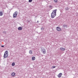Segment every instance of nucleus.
<instances>
[{
  "label": "nucleus",
  "mask_w": 78,
  "mask_h": 78,
  "mask_svg": "<svg viewBox=\"0 0 78 78\" xmlns=\"http://www.w3.org/2000/svg\"><path fill=\"white\" fill-rule=\"evenodd\" d=\"M57 11V9H55L53 10L51 14V18L52 19H53L54 18L55 16L56 15V11Z\"/></svg>",
  "instance_id": "nucleus-1"
},
{
  "label": "nucleus",
  "mask_w": 78,
  "mask_h": 78,
  "mask_svg": "<svg viewBox=\"0 0 78 78\" xmlns=\"http://www.w3.org/2000/svg\"><path fill=\"white\" fill-rule=\"evenodd\" d=\"M8 56V51H6L4 53V58H7Z\"/></svg>",
  "instance_id": "nucleus-2"
},
{
  "label": "nucleus",
  "mask_w": 78,
  "mask_h": 78,
  "mask_svg": "<svg viewBox=\"0 0 78 78\" xmlns=\"http://www.w3.org/2000/svg\"><path fill=\"white\" fill-rule=\"evenodd\" d=\"M17 12H14V13L13 14V18H16V17H17Z\"/></svg>",
  "instance_id": "nucleus-3"
},
{
  "label": "nucleus",
  "mask_w": 78,
  "mask_h": 78,
  "mask_svg": "<svg viewBox=\"0 0 78 78\" xmlns=\"http://www.w3.org/2000/svg\"><path fill=\"white\" fill-rule=\"evenodd\" d=\"M56 30H57V31H61V28H60V27H56Z\"/></svg>",
  "instance_id": "nucleus-4"
},
{
  "label": "nucleus",
  "mask_w": 78,
  "mask_h": 78,
  "mask_svg": "<svg viewBox=\"0 0 78 78\" xmlns=\"http://www.w3.org/2000/svg\"><path fill=\"white\" fill-rule=\"evenodd\" d=\"M62 75V73H60L58 75V78H61Z\"/></svg>",
  "instance_id": "nucleus-5"
},
{
  "label": "nucleus",
  "mask_w": 78,
  "mask_h": 78,
  "mask_svg": "<svg viewBox=\"0 0 78 78\" xmlns=\"http://www.w3.org/2000/svg\"><path fill=\"white\" fill-rule=\"evenodd\" d=\"M42 51L43 53V54H45L46 53V51H45V49H43Z\"/></svg>",
  "instance_id": "nucleus-6"
},
{
  "label": "nucleus",
  "mask_w": 78,
  "mask_h": 78,
  "mask_svg": "<svg viewBox=\"0 0 78 78\" xmlns=\"http://www.w3.org/2000/svg\"><path fill=\"white\" fill-rule=\"evenodd\" d=\"M12 76H16V73H12Z\"/></svg>",
  "instance_id": "nucleus-7"
},
{
  "label": "nucleus",
  "mask_w": 78,
  "mask_h": 78,
  "mask_svg": "<svg viewBox=\"0 0 78 78\" xmlns=\"http://www.w3.org/2000/svg\"><path fill=\"white\" fill-rule=\"evenodd\" d=\"M60 50H61L62 51H64L65 50V48H60Z\"/></svg>",
  "instance_id": "nucleus-8"
},
{
  "label": "nucleus",
  "mask_w": 78,
  "mask_h": 78,
  "mask_svg": "<svg viewBox=\"0 0 78 78\" xmlns=\"http://www.w3.org/2000/svg\"><path fill=\"white\" fill-rule=\"evenodd\" d=\"M18 30H22V27H19L18 28Z\"/></svg>",
  "instance_id": "nucleus-9"
},
{
  "label": "nucleus",
  "mask_w": 78,
  "mask_h": 78,
  "mask_svg": "<svg viewBox=\"0 0 78 78\" xmlns=\"http://www.w3.org/2000/svg\"><path fill=\"white\" fill-rule=\"evenodd\" d=\"M63 27H66V28H67V25L64 24L63 25Z\"/></svg>",
  "instance_id": "nucleus-10"
},
{
  "label": "nucleus",
  "mask_w": 78,
  "mask_h": 78,
  "mask_svg": "<svg viewBox=\"0 0 78 78\" xmlns=\"http://www.w3.org/2000/svg\"><path fill=\"white\" fill-rule=\"evenodd\" d=\"M35 57L34 56H33L32 57V61H34V60H35Z\"/></svg>",
  "instance_id": "nucleus-11"
},
{
  "label": "nucleus",
  "mask_w": 78,
  "mask_h": 78,
  "mask_svg": "<svg viewBox=\"0 0 78 78\" xmlns=\"http://www.w3.org/2000/svg\"><path fill=\"white\" fill-rule=\"evenodd\" d=\"M29 53L32 55V54H33V51L32 50H30L29 51Z\"/></svg>",
  "instance_id": "nucleus-12"
},
{
  "label": "nucleus",
  "mask_w": 78,
  "mask_h": 78,
  "mask_svg": "<svg viewBox=\"0 0 78 78\" xmlns=\"http://www.w3.org/2000/svg\"><path fill=\"white\" fill-rule=\"evenodd\" d=\"M3 16V13L2 12H0V16Z\"/></svg>",
  "instance_id": "nucleus-13"
},
{
  "label": "nucleus",
  "mask_w": 78,
  "mask_h": 78,
  "mask_svg": "<svg viewBox=\"0 0 78 78\" xmlns=\"http://www.w3.org/2000/svg\"><path fill=\"white\" fill-rule=\"evenodd\" d=\"M12 66H15V63H12Z\"/></svg>",
  "instance_id": "nucleus-14"
},
{
  "label": "nucleus",
  "mask_w": 78,
  "mask_h": 78,
  "mask_svg": "<svg viewBox=\"0 0 78 78\" xmlns=\"http://www.w3.org/2000/svg\"><path fill=\"white\" fill-rule=\"evenodd\" d=\"M65 9H66V11H68L69 10V9L68 7H67Z\"/></svg>",
  "instance_id": "nucleus-15"
},
{
  "label": "nucleus",
  "mask_w": 78,
  "mask_h": 78,
  "mask_svg": "<svg viewBox=\"0 0 78 78\" xmlns=\"http://www.w3.org/2000/svg\"><path fill=\"white\" fill-rule=\"evenodd\" d=\"M54 2H55V3H57L58 0H54Z\"/></svg>",
  "instance_id": "nucleus-16"
},
{
  "label": "nucleus",
  "mask_w": 78,
  "mask_h": 78,
  "mask_svg": "<svg viewBox=\"0 0 78 78\" xmlns=\"http://www.w3.org/2000/svg\"><path fill=\"white\" fill-rule=\"evenodd\" d=\"M49 8H51V9H52V6L51 5H49Z\"/></svg>",
  "instance_id": "nucleus-17"
},
{
  "label": "nucleus",
  "mask_w": 78,
  "mask_h": 78,
  "mask_svg": "<svg viewBox=\"0 0 78 78\" xmlns=\"http://www.w3.org/2000/svg\"><path fill=\"white\" fill-rule=\"evenodd\" d=\"M41 31H43V30H44V27H42L41 28Z\"/></svg>",
  "instance_id": "nucleus-18"
},
{
  "label": "nucleus",
  "mask_w": 78,
  "mask_h": 78,
  "mask_svg": "<svg viewBox=\"0 0 78 78\" xmlns=\"http://www.w3.org/2000/svg\"><path fill=\"white\" fill-rule=\"evenodd\" d=\"M56 67V66H53L52 67V69H55Z\"/></svg>",
  "instance_id": "nucleus-19"
},
{
  "label": "nucleus",
  "mask_w": 78,
  "mask_h": 78,
  "mask_svg": "<svg viewBox=\"0 0 78 78\" xmlns=\"http://www.w3.org/2000/svg\"><path fill=\"white\" fill-rule=\"evenodd\" d=\"M32 0H29V2H32Z\"/></svg>",
  "instance_id": "nucleus-20"
},
{
  "label": "nucleus",
  "mask_w": 78,
  "mask_h": 78,
  "mask_svg": "<svg viewBox=\"0 0 78 78\" xmlns=\"http://www.w3.org/2000/svg\"><path fill=\"white\" fill-rule=\"evenodd\" d=\"M2 33H4V34H6V31L2 32Z\"/></svg>",
  "instance_id": "nucleus-21"
},
{
  "label": "nucleus",
  "mask_w": 78,
  "mask_h": 78,
  "mask_svg": "<svg viewBox=\"0 0 78 78\" xmlns=\"http://www.w3.org/2000/svg\"><path fill=\"white\" fill-rule=\"evenodd\" d=\"M1 47H4V46L3 45L1 46Z\"/></svg>",
  "instance_id": "nucleus-22"
},
{
  "label": "nucleus",
  "mask_w": 78,
  "mask_h": 78,
  "mask_svg": "<svg viewBox=\"0 0 78 78\" xmlns=\"http://www.w3.org/2000/svg\"><path fill=\"white\" fill-rule=\"evenodd\" d=\"M37 23H39V21H37Z\"/></svg>",
  "instance_id": "nucleus-23"
},
{
  "label": "nucleus",
  "mask_w": 78,
  "mask_h": 78,
  "mask_svg": "<svg viewBox=\"0 0 78 78\" xmlns=\"http://www.w3.org/2000/svg\"><path fill=\"white\" fill-rule=\"evenodd\" d=\"M28 22H30V21H28Z\"/></svg>",
  "instance_id": "nucleus-24"
}]
</instances>
